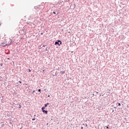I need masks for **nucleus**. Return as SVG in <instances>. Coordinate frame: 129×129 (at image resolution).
<instances>
[{
  "label": "nucleus",
  "mask_w": 129,
  "mask_h": 129,
  "mask_svg": "<svg viewBox=\"0 0 129 129\" xmlns=\"http://www.w3.org/2000/svg\"><path fill=\"white\" fill-rule=\"evenodd\" d=\"M83 125H84V124H83Z\"/></svg>",
  "instance_id": "42"
},
{
  "label": "nucleus",
  "mask_w": 129,
  "mask_h": 129,
  "mask_svg": "<svg viewBox=\"0 0 129 129\" xmlns=\"http://www.w3.org/2000/svg\"><path fill=\"white\" fill-rule=\"evenodd\" d=\"M5 70H6L5 68H2L1 69L2 73H4V76H2V77H1L2 78H3V77H5V76H7L6 74H5V71H6Z\"/></svg>",
  "instance_id": "2"
},
{
  "label": "nucleus",
  "mask_w": 129,
  "mask_h": 129,
  "mask_svg": "<svg viewBox=\"0 0 129 129\" xmlns=\"http://www.w3.org/2000/svg\"><path fill=\"white\" fill-rule=\"evenodd\" d=\"M34 120H36V118L35 117L32 119V121H34Z\"/></svg>",
  "instance_id": "13"
},
{
  "label": "nucleus",
  "mask_w": 129,
  "mask_h": 129,
  "mask_svg": "<svg viewBox=\"0 0 129 129\" xmlns=\"http://www.w3.org/2000/svg\"><path fill=\"white\" fill-rule=\"evenodd\" d=\"M62 69H64L63 68H62Z\"/></svg>",
  "instance_id": "41"
},
{
  "label": "nucleus",
  "mask_w": 129,
  "mask_h": 129,
  "mask_svg": "<svg viewBox=\"0 0 129 129\" xmlns=\"http://www.w3.org/2000/svg\"><path fill=\"white\" fill-rule=\"evenodd\" d=\"M49 104V103H47L46 104H44V107H47V106Z\"/></svg>",
  "instance_id": "10"
},
{
  "label": "nucleus",
  "mask_w": 129,
  "mask_h": 129,
  "mask_svg": "<svg viewBox=\"0 0 129 129\" xmlns=\"http://www.w3.org/2000/svg\"><path fill=\"white\" fill-rule=\"evenodd\" d=\"M34 92H35V91H33L32 92V94H34Z\"/></svg>",
  "instance_id": "24"
},
{
  "label": "nucleus",
  "mask_w": 129,
  "mask_h": 129,
  "mask_svg": "<svg viewBox=\"0 0 129 129\" xmlns=\"http://www.w3.org/2000/svg\"><path fill=\"white\" fill-rule=\"evenodd\" d=\"M1 46L2 47H6V46H7V41L5 40L3 42H1Z\"/></svg>",
  "instance_id": "3"
},
{
  "label": "nucleus",
  "mask_w": 129,
  "mask_h": 129,
  "mask_svg": "<svg viewBox=\"0 0 129 129\" xmlns=\"http://www.w3.org/2000/svg\"><path fill=\"white\" fill-rule=\"evenodd\" d=\"M18 105H19V108H22V106L20 105L19 104H18Z\"/></svg>",
  "instance_id": "12"
},
{
  "label": "nucleus",
  "mask_w": 129,
  "mask_h": 129,
  "mask_svg": "<svg viewBox=\"0 0 129 129\" xmlns=\"http://www.w3.org/2000/svg\"><path fill=\"white\" fill-rule=\"evenodd\" d=\"M37 9H39L38 7H34V10H37Z\"/></svg>",
  "instance_id": "14"
},
{
  "label": "nucleus",
  "mask_w": 129,
  "mask_h": 129,
  "mask_svg": "<svg viewBox=\"0 0 129 129\" xmlns=\"http://www.w3.org/2000/svg\"><path fill=\"white\" fill-rule=\"evenodd\" d=\"M40 34H41V35H43V33H41Z\"/></svg>",
  "instance_id": "29"
},
{
  "label": "nucleus",
  "mask_w": 129,
  "mask_h": 129,
  "mask_svg": "<svg viewBox=\"0 0 129 129\" xmlns=\"http://www.w3.org/2000/svg\"><path fill=\"white\" fill-rule=\"evenodd\" d=\"M3 40H6V39H4V38H3Z\"/></svg>",
  "instance_id": "34"
},
{
  "label": "nucleus",
  "mask_w": 129,
  "mask_h": 129,
  "mask_svg": "<svg viewBox=\"0 0 129 129\" xmlns=\"http://www.w3.org/2000/svg\"><path fill=\"white\" fill-rule=\"evenodd\" d=\"M1 102L2 103H5V102H6V99L5 98V96H2V99H1Z\"/></svg>",
  "instance_id": "4"
},
{
  "label": "nucleus",
  "mask_w": 129,
  "mask_h": 129,
  "mask_svg": "<svg viewBox=\"0 0 129 129\" xmlns=\"http://www.w3.org/2000/svg\"><path fill=\"white\" fill-rule=\"evenodd\" d=\"M70 8H71L72 10H74V9L76 8V5L75 4L71 5Z\"/></svg>",
  "instance_id": "5"
},
{
  "label": "nucleus",
  "mask_w": 129,
  "mask_h": 129,
  "mask_svg": "<svg viewBox=\"0 0 129 129\" xmlns=\"http://www.w3.org/2000/svg\"><path fill=\"white\" fill-rule=\"evenodd\" d=\"M85 126H87V123L85 124Z\"/></svg>",
  "instance_id": "26"
},
{
  "label": "nucleus",
  "mask_w": 129,
  "mask_h": 129,
  "mask_svg": "<svg viewBox=\"0 0 129 129\" xmlns=\"http://www.w3.org/2000/svg\"><path fill=\"white\" fill-rule=\"evenodd\" d=\"M45 50L46 51H47V52H49V50H48V47H46Z\"/></svg>",
  "instance_id": "16"
},
{
  "label": "nucleus",
  "mask_w": 129,
  "mask_h": 129,
  "mask_svg": "<svg viewBox=\"0 0 129 129\" xmlns=\"http://www.w3.org/2000/svg\"><path fill=\"white\" fill-rule=\"evenodd\" d=\"M52 13H53V14H56V12H53Z\"/></svg>",
  "instance_id": "21"
},
{
  "label": "nucleus",
  "mask_w": 129,
  "mask_h": 129,
  "mask_svg": "<svg viewBox=\"0 0 129 129\" xmlns=\"http://www.w3.org/2000/svg\"><path fill=\"white\" fill-rule=\"evenodd\" d=\"M41 49H42L41 47H39V50H41Z\"/></svg>",
  "instance_id": "22"
},
{
  "label": "nucleus",
  "mask_w": 129,
  "mask_h": 129,
  "mask_svg": "<svg viewBox=\"0 0 129 129\" xmlns=\"http://www.w3.org/2000/svg\"><path fill=\"white\" fill-rule=\"evenodd\" d=\"M38 92H40V93H41V89H38Z\"/></svg>",
  "instance_id": "15"
},
{
  "label": "nucleus",
  "mask_w": 129,
  "mask_h": 129,
  "mask_svg": "<svg viewBox=\"0 0 129 129\" xmlns=\"http://www.w3.org/2000/svg\"><path fill=\"white\" fill-rule=\"evenodd\" d=\"M116 105H118V106H120L121 104H120V103H117L116 104Z\"/></svg>",
  "instance_id": "9"
},
{
  "label": "nucleus",
  "mask_w": 129,
  "mask_h": 129,
  "mask_svg": "<svg viewBox=\"0 0 129 129\" xmlns=\"http://www.w3.org/2000/svg\"><path fill=\"white\" fill-rule=\"evenodd\" d=\"M28 72H31V69H29L28 70Z\"/></svg>",
  "instance_id": "19"
},
{
  "label": "nucleus",
  "mask_w": 129,
  "mask_h": 129,
  "mask_svg": "<svg viewBox=\"0 0 129 129\" xmlns=\"http://www.w3.org/2000/svg\"><path fill=\"white\" fill-rule=\"evenodd\" d=\"M105 127L107 129L109 128V127H108V126H105Z\"/></svg>",
  "instance_id": "17"
},
{
  "label": "nucleus",
  "mask_w": 129,
  "mask_h": 129,
  "mask_svg": "<svg viewBox=\"0 0 129 129\" xmlns=\"http://www.w3.org/2000/svg\"><path fill=\"white\" fill-rule=\"evenodd\" d=\"M44 71H45V70H43L42 71L43 72H44Z\"/></svg>",
  "instance_id": "30"
},
{
  "label": "nucleus",
  "mask_w": 129,
  "mask_h": 129,
  "mask_svg": "<svg viewBox=\"0 0 129 129\" xmlns=\"http://www.w3.org/2000/svg\"><path fill=\"white\" fill-rule=\"evenodd\" d=\"M45 108H46V107L44 106H43L42 108H41V110H42V111L43 110H45Z\"/></svg>",
  "instance_id": "8"
},
{
  "label": "nucleus",
  "mask_w": 129,
  "mask_h": 129,
  "mask_svg": "<svg viewBox=\"0 0 129 129\" xmlns=\"http://www.w3.org/2000/svg\"><path fill=\"white\" fill-rule=\"evenodd\" d=\"M36 116V115H34V117Z\"/></svg>",
  "instance_id": "38"
},
{
  "label": "nucleus",
  "mask_w": 129,
  "mask_h": 129,
  "mask_svg": "<svg viewBox=\"0 0 129 129\" xmlns=\"http://www.w3.org/2000/svg\"><path fill=\"white\" fill-rule=\"evenodd\" d=\"M1 114H3V112L1 113Z\"/></svg>",
  "instance_id": "37"
},
{
  "label": "nucleus",
  "mask_w": 129,
  "mask_h": 129,
  "mask_svg": "<svg viewBox=\"0 0 129 129\" xmlns=\"http://www.w3.org/2000/svg\"><path fill=\"white\" fill-rule=\"evenodd\" d=\"M42 112H43V113H45V114H48V110H43L42 111Z\"/></svg>",
  "instance_id": "7"
},
{
  "label": "nucleus",
  "mask_w": 129,
  "mask_h": 129,
  "mask_svg": "<svg viewBox=\"0 0 129 129\" xmlns=\"http://www.w3.org/2000/svg\"><path fill=\"white\" fill-rule=\"evenodd\" d=\"M51 119V120H53V119Z\"/></svg>",
  "instance_id": "39"
},
{
  "label": "nucleus",
  "mask_w": 129,
  "mask_h": 129,
  "mask_svg": "<svg viewBox=\"0 0 129 129\" xmlns=\"http://www.w3.org/2000/svg\"><path fill=\"white\" fill-rule=\"evenodd\" d=\"M2 126H3L4 125V122H2Z\"/></svg>",
  "instance_id": "18"
},
{
  "label": "nucleus",
  "mask_w": 129,
  "mask_h": 129,
  "mask_svg": "<svg viewBox=\"0 0 129 129\" xmlns=\"http://www.w3.org/2000/svg\"><path fill=\"white\" fill-rule=\"evenodd\" d=\"M71 53H73V51H71Z\"/></svg>",
  "instance_id": "35"
},
{
  "label": "nucleus",
  "mask_w": 129,
  "mask_h": 129,
  "mask_svg": "<svg viewBox=\"0 0 129 129\" xmlns=\"http://www.w3.org/2000/svg\"><path fill=\"white\" fill-rule=\"evenodd\" d=\"M96 93H97V94H98V92H97Z\"/></svg>",
  "instance_id": "32"
},
{
  "label": "nucleus",
  "mask_w": 129,
  "mask_h": 129,
  "mask_svg": "<svg viewBox=\"0 0 129 129\" xmlns=\"http://www.w3.org/2000/svg\"><path fill=\"white\" fill-rule=\"evenodd\" d=\"M18 82H19V83H22V81H19Z\"/></svg>",
  "instance_id": "20"
},
{
  "label": "nucleus",
  "mask_w": 129,
  "mask_h": 129,
  "mask_svg": "<svg viewBox=\"0 0 129 129\" xmlns=\"http://www.w3.org/2000/svg\"><path fill=\"white\" fill-rule=\"evenodd\" d=\"M62 44V41L60 40H57V41H55L54 45L58 46H61V44Z\"/></svg>",
  "instance_id": "1"
},
{
  "label": "nucleus",
  "mask_w": 129,
  "mask_h": 129,
  "mask_svg": "<svg viewBox=\"0 0 129 129\" xmlns=\"http://www.w3.org/2000/svg\"><path fill=\"white\" fill-rule=\"evenodd\" d=\"M81 129H83V127H81Z\"/></svg>",
  "instance_id": "31"
},
{
  "label": "nucleus",
  "mask_w": 129,
  "mask_h": 129,
  "mask_svg": "<svg viewBox=\"0 0 129 129\" xmlns=\"http://www.w3.org/2000/svg\"><path fill=\"white\" fill-rule=\"evenodd\" d=\"M12 43H13V40H10V43H9V45H12Z\"/></svg>",
  "instance_id": "11"
},
{
  "label": "nucleus",
  "mask_w": 129,
  "mask_h": 129,
  "mask_svg": "<svg viewBox=\"0 0 129 129\" xmlns=\"http://www.w3.org/2000/svg\"><path fill=\"white\" fill-rule=\"evenodd\" d=\"M42 47H45V45H42Z\"/></svg>",
  "instance_id": "27"
},
{
  "label": "nucleus",
  "mask_w": 129,
  "mask_h": 129,
  "mask_svg": "<svg viewBox=\"0 0 129 129\" xmlns=\"http://www.w3.org/2000/svg\"><path fill=\"white\" fill-rule=\"evenodd\" d=\"M2 42H3V40H2Z\"/></svg>",
  "instance_id": "40"
},
{
  "label": "nucleus",
  "mask_w": 129,
  "mask_h": 129,
  "mask_svg": "<svg viewBox=\"0 0 129 129\" xmlns=\"http://www.w3.org/2000/svg\"><path fill=\"white\" fill-rule=\"evenodd\" d=\"M112 112H114V110H112Z\"/></svg>",
  "instance_id": "25"
},
{
  "label": "nucleus",
  "mask_w": 129,
  "mask_h": 129,
  "mask_svg": "<svg viewBox=\"0 0 129 129\" xmlns=\"http://www.w3.org/2000/svg\"><path fill=\"white\" fill-rule=\"evenodd\" d=\"M93 96H94V94H93Z\"/></svg>",
  "instance_id": "33"
},
{
  "label": "nucleus",
  "mask_w": 129,
  "mask_h": 129,
  "mask_svg": "<svg viewBox=\"0 0 129 129\" xmlns=\"http://www.w3.org/2000/svg\"><path fill=\"white\" fill-rule=\"evenodd\" d=\"M114 108H116V107H114Z\"/></svg>",
  "instance_id": "36"
},
{
  "label": "nucleus",
  "mask_w": 129,
  "mask_h": 129,
  "mask_svg": "<svg viewBox=\"0 0 129 129\" xmlns=\"http://www.w3.org/2000/svg\"><path fill=\"white\" fill-rule=\"evenodd\" d=\"M66 71L65 70H62L61 71H60V74H65Z\"/></svg>",
  "instance_id": "6"
},
{
  "label": "nucleus",
  "mask_w": 129,
  "mask_h": 129,
  "mask_svg": "<svg viewBox=\"0 0 129 129\" xmlns=\"http://www.w3.org/2000/svg\"><path fill=\"white\" fill-rule=\"evenodd\" d=\"M1 67L3 66V63H1Z\"/></svg>",
  "instance_id": "23"
},
{
  "label": "nucleus",
  "mask_w": 129,
  "mask_h": 129,
  "mask_svg": "<svg viewBox=\"0 0 129 129\" xmlns=\"http://www.w3.org/2000/svg\"><path fill=\"white\" fill-rule=\"evenodd\" d=\"M48 97H50V95H48Z\"/></svg>",
  "instance_id": "28"
}]
</instances>
